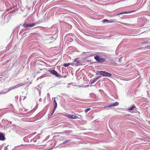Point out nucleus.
Segmentation results:
<instances>
[{"label":"nucleus","mask_w":150,"mask_h":150,"mask_svg":"<svg viewBox=\"0 0 150 150\" xmlns=\"http://www.w3.org/2000/svg\"><path fill=\"white\" fill-rule=\"evenodd\" d=\"M103 22H107L108 23H113V22H114V21H110L107 19H105L103 21Z\"/></svg>","instance_id":"10"},{"label":"nucleus","mask_w":150,"mask_h":150,"mask_svg":"<svg viewBox=\"0 0 150 150\" xmlns=\"http://www.w3.org/2000/svg\"><path fill=\"white\" fill-rule=\"evenodd\" d=\"M74 62H76L77 64H76V65H78L79 64V62H78V61L76 59H75Z\"/></svg>","instance_id":"18"},{"label":"nucleus","mask_w":150,"mask_h":150,"mask_svg":"<svg viewBox=\"0 0 150 150\" xmlns=\"http://www.w3.org/2000/svg\"><path fill=\"white\" fill-rule=\"evenodd\" d=\"M98 73H99L100 74L103 76H107V77H110L112 76V74L108 72L105 71H97V74H98Z\"/></svg>","instance_id":"1"},{"label":"nucleus","mask_w":150,"mask_h":150,"mask_svg":"<svg viewBox=\"0 0 150 150\" xmlns=\"http://www.w3.org/2000/svg\"><path fill=\"white\" fill-rule=\"evenodd\" d=\"M70 141V140H67V141H65V142H64L63 144H65L67 143L68 142H69Z\"/></svg>","instance_id":"19"},{"label":"nucleus","mask_w":150,"mask_h":150,"mask_svg":"<svg viewBox=\"0 0 150 150\" xmlns=\"http://www.w3.org/2000/svg\"><path fill=\"white\" fill-rule=\"evenodd\" d=\"M91 110L90 108H88L85 110V113H87L88 111Z\"/></svg>","instance_id":"14"},{"label":"nucleus","mask_w":150,"mask_h":150,"mask_svg":"<svg viewBox=\"0 0 150 150\" xmlns=\"http://www.w3.org/2000/svg\"><path fill=\"white\" fill-rule=\"evenodd\" d=\"M70 63H68V64H64V67H67L69 65H70Z\"/></svg>","instance_id":"16"},{"label":"nucleus","mask_w":150,"mask_h":150,"mask_svg":"<svg viewBox=\"0 0 150 150\" xmlns=\"http://www.w3.org/2000/svg\"><path fill=\"white\" fill-rule=\"evenodd\" d=\"M26 98V97H25V96L24 97L23 100H24Z\"/></svg>","instance_id":"21"},{"label":"nucleus","mask_w":150,"mask_h":150,"mask_svg":"<svg viewBox=\"0 0 150 150\" xmlns=\"http://www.w3.org/2000/svg\"><path fill=\"white\" fill-rule=\"evenodd\" d=\"M100 78L99 77H97L96 78H94L93 80H91V83L92 84L94 83L96 81Z\"/></svg>","instance_id":"6"},{"label":"nucleus","mask_w":150,"mask_h":150,"mask_svg":"<svg viewBox=\"0 0 150 150\" xmlns=\"http://www.w3.org/2000/svg\"><path fill=\"white\" fill-rule=\"evenodd\" d=\"M54 109L53 110V112H54V110L57 107V102H56V101L55 99H54Z\"/></svg>","instance_id":"9"},{"label":"nucleus","mask_w":150,"mask_h":150,"mask_svg":"<svg viewBox=\"0 0 150 150\" xmlns=\"http://www.w3.org/2000/svg\"><path fill=\"white\" fill-rule=\"evenodd\" d=\"M94 58L96 61L99 63H102L105 62V59L104 58H100L99 56L96 55L94 57Z\"/></svg>","instance_id":"3"},{"label":"nucleus","mask_w":150,"mask_h":150,"mask_svg":"<svg viewBox=\"0 0 150 150\" xmlns=\"http://www.w3.org/2000/svg\"><path fill=\"white\" fill-rule=\"evenodd\" d=\"M28 24H29L24 23L23 24V26L25 28H27L28 27Z\"/></svg>","instance_id":"13"},{"label":"nucleus","mask_w":150,"mask_h":150,"mask_svg":"<svg viewBox=\"0 0 150 150\" xmlns=\"http://www.w3.org/2000/svg\"><path fill=\"white\" fill-rule=\"evenodd\" d=\"M120 23H122L124 24H125V23H122V22H120Z\"/></svg>","instance_id":"22"},{"label":"nucleus","mask_w":150,"mask_h":150,"mask_svg":"<svg viewBox=\"0 0 150 150\" xmlns=\"http://www.w3.org/2000/svg\"><path fill=\"white\" fill-rule=\"evenodd\" d=\"M5 139L4 134L2 133H0V140L4 141Z\"/></svg>","instance_id":"5"},{"label":"nucleus","mask_w":150,"mask_h":150,"mask_svg":"<svg viewBox=\"0 0 150 150\" xmlns=\"http://www.w3.org/2000/svg\"><path fill=\"white\" fill-rule=\"evenodd\" d=\"M49 71L51 74L53 75H54L57 77L59 76V74L56 71L54 70H50Z\"/></svg>","instance_id":"4"},{"label":"nucleus","mask_w":150,"mask_h":150,"mask_svg":"<svg viewBox=\"0 0 150 150\" xmlns=\"http://www.w3.org/2000/svg\"><path fill=\"white\" fill-rule=\"evenodd\" d=\"M130 12H122V13H119V14H118V15H120V14H125V13H130Z\"/></svg>","instance_id":"17"},{"label":"nucleus","mask_w":150,"mask_h":150,"mask_svg":"<svg viewBox=\"0 0 150 150\" xmlns=\"http://www.w3.org/2000/svg\"><path fill=\"white\" fill-rule=\"evenodd\" d=\"M135 106L134 105H133L131 106L130 108L128 109V110H133V109L135 108Z\"/></svg>","instance_id":"11"},{"label":"nucleus","mask_w":150,"mask_h":150,"mask_svg":"<svg viewBox=\"0 0 150 150\" xmlns=\"http://www.w3.org/2000/svg\"><path fill=\"white\" fill-rule=\"evenodd\" d=\"M15 89V87L14 86L11 87H10L8 90V91H10V90H12L13 89Z\"/></svg>","instance_id":"15"},{"label":"nucleus","mask_w":150,"mask_h":150,"mask_svg":"<svg viewBox=\"0 0 150 150\" xmlns=\"http://www.w3.org/2000/svg\"><path fill=\"white\" fill-rule=\"evenodd\" d=\"M24 84L23 83H21L19 84H17L16 85V86H14L15 88H17L20 86H22L24 85Z\"/></svg>","instance_id":"8"},{"label":"nucleus","mask_w":150,"mask_h":150,"mask_svg":"<svg viewBox=\"0 0 150 150\" xmlns=\"http://www.w3.org/2000/svg\"><path fill=\"white\" fill-rule=\"evenodd\" d=\"M79 115L80 117H79L75 115H71L68 114H66L65 116L70 119H77L78 118L80 119L81 117V116Z\"/></svg>","instance_id":"2"},{"label":"nucleus","mask_w":150,"mask_h":150,"mask_svg":"<svg viewBox=\"0 0 150 150\" xmlns=\"http://www.w3.org/2000/svg\"><path fill=\"white\" fill-rule=\"evenodd\" d=\"M35 25V23H32L31 24H28V27H32L34 26Z\"/></svg>","instance_id":"12"},{"label":"nucleus","mask_w":150,"mask_h":150,"mask_svg":"<svg viewBox=\"0 0 150 150\" xmlns=\"http://www.w3.org/2000/svg\"><path fill=\"white\" fill-rule=\"evenodd\" d=\"M122 57H121L120 58H119V62H121V59L122 58Z\"/></svg>","instance_id":"20"},{"label":"nucleus","mask_w":150,"mask_h":150,"mask_svg":"<svg viewBox=\"0 0 150 150\" xmlns=\"http://www.w3.org/2000/svg\"><path fill=\"white\" fill-rule=\"evenodd\" d=\"M118 104V103L117 102H116L113 103H111L108 106V107H110L111 106H115L117 105Z\"/></svg>","instance_id":"7"}]
</instances>
